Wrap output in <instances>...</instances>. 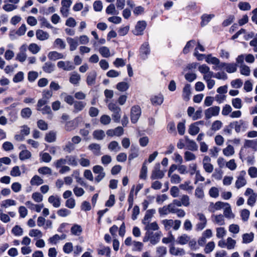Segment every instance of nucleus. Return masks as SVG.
Returning a JSON list of instances; mask_svg holds the SVG:
<instances>
[{
  "label": "nucleus",
  "mask_w": 257,
  "mask_h": 257,
  "mask_svg": "<svg viewBox=\"0 0 257 257\" xmlns=\"http://www.w3.org/2000/svg\"><path fill=\"white\" fill-rule=\"evenodd\" d=\"M48 58L50 60L56 61V60L64 58V55L57 51H51L48 53Z\"/></svg>",
  "instance_id": "f3484780"
},
{
  "label": "nucleus",
  "mask_w": 257,
  "mask_h": 257,
  "mask_svg": "<svg viewBox=\"0 0 257 257\" xmlns=\"http://www.w3.org/2000/svg\"><path fill=\"white\" fill-rule=\"evenodd\" d=\"M65 42L60 38H57L54 42V46L60 49H64L66 48Z\"/></svg>",
  "instance_id": "c756f323"
},
{
  "label": "nucleus",
  "mask_w": 257,
  "mask_h": 257,
  "mask_svg": "<svg viewBox=\"0 0 257 257\" xmlns=\"http://www.w3.org/2000/svg\"><path fill=\"white\" fill-rule=\"evenodd\" d=\"M36 36L37 38L41 41L47 40L49 38L48 33L42 30H38L36 31Z\"/></svg>",
  "instance_id": "412c9836"
},
{
  "label": "nucleus",
  "mask_w": 257,
  "mask_h": 257,
  "mask_svg": "<svg viewBox=\"0 0 257 257\" xmlns=\"http://www.w3.org/2000/svg\"><path fill=\"white\" fill-rule=\"evenodd\" d=\"M223 216L227 219L234 218L235 217L234 214L232 213V210L230 205L226 206L224 209Z\"/></svg>",
  "instance_id": "bb28decb"
},
{
  "label": "nucleus",
  "mask_w": 257,
  "mask_h": 257,
  "mask_svg": "<svg viewBox=\"0 0 257 257\" xmlns=\"http://www.w3.org/2000/svg\"><path fill=\"white\" fill-rule=\"evenodd\" d=\"M191 94V85L186 84L183 88L182 97L184 100L188 101L190 99Z\"/></svg>",
  "instance_id": "2eb2a0df"
},
{
  "label": "nucleus",
  "mask_w": 257,
  "mask_h": 257,
  "mask_svg": "<svg viewBox=\"0 0 257 257\" xmlns=\"http://www.w3.org/2000/svg\"><path fill=\"white\" fill-rule=\"evenodd\" d=\"M225 70L229 73L236 72L237 70V64L233 63H227Z\"/></svg>",
  "instance_id": "a19ab883"
},
{
  "label": "nucleus",
  "mask_w": 257,
  "mask_h": 257,
  "mask_svg": "<svg viewBox=\"0 0 257 257\" xmlns=\"http://www.w3.org/2000/svg\"><path fill=\"white\" fill-rule=\"evenodd\" d=\"M56 140V133L53 131L50 132L45 136V141L48 143H52Z\"/></svg>",
  "instance_id": "79ce46f5"
},
{
  "label": "nucleus",
  "mask_w": 257,
  "mask_h": 257,
  "mask_svg": "<svg viewBox=\"0 0 257 257\" xmlns=\"http://www.w3.org/2000/svg\"><path fill=\"white\" fill-rule=\"evenodd\" d=\"M226 206H229V203H224L221 201H217L216 202L214 205V210H212L211 211L214 212L215 210H219L221 208L226 207Z\"/></svg>",
  "instance_id": "49530a36"
},
{
  "label": "nucleus",
  "mask_w": 257,
  "mask_h": 257,
  "mask_svg": "<svg viewBox=\"0 0 257 257\" xmlns=\"http://www.w3.org/2000/svg\"><path fill=\"white\" fill-rule=\"evenodd\" d=\"M255 141L254 140H246L245 141L244 146L243 147H242L240 150L239 156V158L241 160L242 162L244 161V148H255Z\"/></svg>",
  "instance_id": "39448f33"
},
{
  "label": "nucleus",
  "mask_w": 257,
  "mask_h": 257,
  "mask_svg": "<svg viewBox=\"0 0 257 257\" xmlns=\"http://www.w3.org/2000/svg\"><path fill=\"white\" fill-rule=\"evenodd\" d=\"M31 153L27 150L22 151L19 154V159L21 161L28 159L31 157Z\"/></svg>",
  "instance_id": "7c9ffc66"
},
{
  "label": "nucleus",
  "mask_w": 257,
  "mask_h": 257,
  "mask_svg": "<svg viewBox=\"0 0 257 257\" xmlns=\"http://www.w3.org/2000/svg\"><path fill=\"white\" fill-rule=\"evenodd\" d=\"M106 13L108 15H117L119 13L118 11L115 10L114 4H110L106 9Z\"/></svg>",
  "instance_id": "2f4dec72"
},
{
  "label": "nucleus",
  "mask_w": 257,
  "mask_h": 257,
  "mask_svg": "<svg viewBox=\"0 0 257 257\" xmlns=\"http://www.w3.org/2000/svg\"><path fill=\"white\" fill-rule=\"evenodd\" d=\"M48 201L55 208H58L61 205V198L58 196L51 195L48 198Z\"/></svg>",
  "instance_id": "9d476101"
},
{
  "label": "nucleus",
  "mask_w": 257,
  "mask_h": 257,
  "mask_svg": "<svg viewBox=\"0 0 257 257\" xmlns=\"http://www.w3.org/2000/svg\"><path fill=\"white\" fill-rule=\"evenodd\" d=\"M188 132L192 136H195L199 132V128L196 123L191 124L189 127Z\"/></svg>",
  "instance_id": "37998d69"
},
{
  "label": "nucleus",
  "mask_w": 257,
  "mask_h": 257,
  "mask_svg": "<svg viewBox=\"0 0 257 257\" xmlns=\"http://www.w3.org/2000/svg\"><path fill=\"white\" fill-rule=\"evenodd\" d=\"M96 77V73L92 71L88 73L86 78V83L88 85L91 86L95 84Z\"/></svg>",
  "instance_id": "ddd939ff"
},
{
  "label": "nucleus",
  "mask_w": 257,
  "mask_h": 257,
  "mask_svg": "<svg viewBox=\"0 0 257 257\" xmlns=\"http://www.w3.org/2000/svg\"><path fill=\"white\" fill-rule=\"evenodd\" d=\"M38 171L39 174L42 175H51L52 170L51 168L48 167H42L38 169Z\"/></svg>",
  "instance_id": "603ef678"
},
{
  "label": "nucleus",
  "mask_w": 257,
  "mask_h": 257,
  "mask_svg": "<svg viewBox=\"0 0 257 257\" xmlns=\"http://www.w3.org/2000/svg\"><path fill=\"white\" fill-rule=\"evenodd\" d=\"M190 239V237L189 236L186 234H183L178 237L176 241L179 244L184 245L187 243Z\"/></svg>",
  "instance_id": "a878e982"
},
{
  "label": "nucleus",
  "mask_w": 257,
  "mask_h": 257,
  "mask_svg": "<svg viewBox=\"0 0 257 257\" xmlns=\"http://www.w3.org/2000/svg\"><path fill=\"white\" fill-rule=\"evenodd\" d=\"M240 73L245 76H249L250 74V70L248 66L245 65H241L240 67Z\"/></svg>",
  "instance_id": "e2e57ef3"
},
{
  "label": "nucleus",
  "mask_w": 257,
  "mask_h": 257,
  "mask_svg": "<svg viewBox=\"0 0 257 257\" xmlns=\"http://www.w3.org/2000/svg\"><path fill=\"white\" fill-rule=\"evenodd\" d=\"M93 138L97 140H102L105 137V133L101 130L94 131L93 133Z\"/></svg>",
  "instance_id": "72a5a7b5"
},
{
  "label": "nucleus",
  "mask_w": 257,
  "mask_h": 257,
  "mask_svg": "<svg viewBox=\"0 0 257 257\" xmlns=\"http://www.w3.org/2000/svg\"><path fill=\"white\" fill-rule=\"evenodd\" d=\"M168 177L170 178V181L172 184H179L181 181V177L177 174L170 175V176Z\"/></svg>",
  "instance_id": "0e129e2a"
},
{
  "label": "nucleus",
  "mask_w": 257,
  "mask_h": 257,
  "mask_svg": "<svg viewBox=\"0 0 257 257\" xmlns=\"http://www.w3.org/2000/svg\"><path fill=\"white\" fill-rule=\"evenodd\" d=\"M226 241V248L228 249H233L236 244V241L230 237L227 238Z\"/></svg>",
  "instance_id": "4d7b16f0"
},
{
  "label": "nucleus",
  "mask_w": 257,
  "mask_h": 257,
  "mask_svg": "<svg viewBox=\"0 0 257 257\" xmlns=\"http://www.w3.org/2000/svg\"><path fill=\"white\" fill-rule=\"evenodd\" d=\"M205 61L209 64H212L216 66L219 63V59L216 57H212L211 54L208 55Z\"/></svg>",
  "instance_id": "ea45409f"
},
{
  "label": "nucleus",
  "mask_w": 257,
  "mask_h": 257,
  "mask_svg": "<svg viewBox=\"0 0 257 257\" xmlns=\"http://www.w3.org/2000/svg\"><path fill=\"white\" fill-rule=\"evenodd\" d=\"M74 107L77 111H81L85 107L86 103L83 101H75L74 103Z\"/></svg>",
  "instance_id": "6e6d98bb"
},
{
  "label": "nucleus",
  "mask_w": 257,
  "mask_h": 257,
  "mask_svg": "<svg viewBox=\"0 0 257 257\" xmlns=\"http://www.w3.org/2000/svg\"><path fill=\"white\" fill-rule=\"evenodd\" d=\"M155 212L156 210L154 209L148 210L146 211L144 219L142 220V223L144 224L150 222L151 219L153 217V214L155 213Z\"/></svg>",
  "instance_id": "dca6fc26"
},
{
  "label": "nucleus",
  "mask_w": 257,
  "mask_h": 257,
  "mask_svg": "<svg viewBox=\"0 0 257 257\" xmlns=\"http://www.w3.org/2000/svg\"><path fill=\"white\" fill-rule=\"evenodd\" d=\"M215 247V243L213 241L209 242L204 248V252L206 253H209L211 252Z\"/></svg>",
  "instance_id": "69168bd1"
},
{
  "label": "nucleus",
  "mask_w": 257,
  "mask_h": 257,
  "mask_svg": "<svg viewBox=\"0 0 257 257\" xmlns=\"http://www.w3.org/2000/svg\"><path fill=\"white\" fill-rule=\"evenodd\" d=\"M99 52L103 57L108 58L110 56L109 49L107 47H101L99 49Z\"/></svg>",
  "instance_id": "58836bf2"
},
{
  "label": "nucleus",
  "mask_w": 257,
  "mask_h": 257,
  "mask_svg": "<svg viewBox=\"0 0 257 257\" xmlns=\"http://www.w3.org/2000/svg\"><path fill=\"white\" fill-rule=\"evenodd\" d=\"M151 50L148 42H145L141 46L139 49V57L143 60H146L150 54Z\"/></svg>",
  "instance_id": "7ed1b4c3"
},
{
  "label": "nucleus",
  "mask_w": 257,
  "mask_h": 257,
  "mask_svg": "<svg viewBox=\"0 0 257 257\" xmlns=\"http://www.w3.org/2000/svg\"><path fill=\"white\" fill-rule=\"evenodd\" d=\"M161 236L162 232L160 231L155 233L149 231L146 232L143 240L144 242L150 241L152 244L155 245L159 242Z\"/></svg>",
  "instance_id": "f257e3e1"
},
{
  "label": "nucleus",
  "mask_w": 257,
  "mask_h": 257,
  "mask_svg": "<svg viewBox=\"0 0 257 257\" xmlns=\"http://www.w3.org/2000/svg\"><path fill=\"white\" fill-rule=\"evenodd\" d=\"M12 232L16 236H21L23 234V229L19 225L15 226L12 230Z\"/></svg>",
  "instance_id": "338daca9"
},
{
  "label": "nucleus",
  "mask_w": 257,
  "mask_h": 257,
  "mask_svg": "<svg viewBox=\"0 0 257 257\" xmlns=\"http://www.w3.org/2000/svg\"><path fill=\"white\" fill-rule=\"evenodd\" d=\"M10 175L13 177H19L21 175L20 168L18 166H14L10 172Z\"/></svg>",
  "instance_id": "5fc2aeb1"
},
{
  "label": "nucleus",
  "mask_w": 257,
  "mask_h": 257,
  "mask_svg": "<svg viewBox=\"0 0 257 257\" xmlns=\"http://www.w3.org/2000/svg\"><path fill=\"white\" fill-rule=\"evenodd\" d=\"M226 231L224 227H217L216 228V237L218 238H223L226 234Z\"/></svg>",
  "instance_id": "052dcab7"
},
{
  "label": "nucleus",
  "mask_w": 257,
  "mask_h": 257,
  "mask_svg": "<svg viewBox=\"0 0 257 257\" xmlns=\"http://www.w3.org/2000/svg\"><path fill=\"white\" fill-rule=\"evenodd\" d=\"M147 26V24L145 21H139L135 26V29L133 31V33L136 36L143 35Z\"/></svg>",
  "instance_id": "20e7f679"
},
{
  "label": "nucleus",
  "mask_w": 257,
  "mask_h": 257,
  "mask_svg": "<svg viewBox=\"0 0 257 257\" xmlns=\"http://www.w3.org/2000/svg\"><path fill=\"white\" fill-rule=\"evenodd\" d=\"M164 225L165 229L168 231L173 227L175 230H177L180 227L181 222L179 220L164 219L161 221Z\"/></svg>",
  "instance_id": "f03ea898"
},
{
  "label": "nucleus",
  "mask_w": 257,
  "mask_h": 257,
  "mask_svg": "<svg viewBox=\"0 0 257 257\" xmlns=\"http://www.w3.org/2000/svg\"><path fill=\"white\" fill-rule=\"evenodd\" d=\"M164 176V172L163 171H152L151 176L152 180L162 179Z\"/></svg>",
  "instance_id": "e433bc0d"
},
{
  "label": "nucleus",
  "mask_w": 257,
  "mask_h": 257,
  "mask_svg": "<svg viewBox=\"0 0 257 257\" xmlns=\"http://www.w3.org/2000/svg\"><path fill=\"white\" fill-rule=\"evenodd\" d=\"M211 219L214 223L218 224V225L221 226L225 224L224 216L222 214H213L211 216Z\"/></svg>",
  "instance_id": "9b49d317"
},
{
  "label": "nucleus",
  "mask_w": 257,
  "mask_h": 257,
  "mask_svg": "<svg viewBox=\"0 0 257 257\" xmlns=\"http://www.w3.org/2000/svg\"><path fill=\"white\" fill-rule=\"evenodd\" d=\"M242 101L239 98H233L232 99V104L236 109H240L242 107Z\"/></svg>",
  "instance_id": "13d9d810"
},
{
  "label": "nucleus",
  "mask_w": 257,
  "mask_h": 257,
  "mask_svg": "<svg viewBox=\"0 0 257 257\" xmlns=\"http://www.w3.org/2000/svg\"><path fill=\"white\" fill-rule=\"evenodd\" d=\"M16 201L12 199H7L2 202L1 206L4 208H8L9 206L16 205Z\"/></svg>",
  "instance_id": "864d4df0"
},
{
  "label": "nucleus",
  "mask_w": 257,
  "mask_h": 257,
  "mask_svg": "<svg viewBox=\"0 0 257 257\" xmlns=\"http://www.w3.org/2000/svg\"><path fill=\"white\" fill-rule=\"evenodd\" d=\"M82 231V227L80 225L78 224H74L71 228V232L72 234L79 236L81 234Z\"/></svg>",
  "instance_id": "c85d7f7f"
},
{
  "label": "nucleus",
  "mask_w": 257,
  "mask_h": 257,
  "mask_svg": "<svg viewBox=\"0 0 257 257\" xmlns=\"http://www.w3.org/2000/svg\"><path fill=\"white\" fill-rule=\"evenodd\" d=\"M242 243H249L253 241L254 238V234L252 232L249 233H244L242 235Z\"/></svg>",
  "instance_id": "b1692460"
},
{
  "label": "nucleus",
  "mask_w": 257,
  "mask_h": 257,
  "mask_svg": "<svg viewBox=\"0 0 257 257\" xmlns=\"http://www.w3.org/2000/svg\"><path fill=\"white\" fill-rule=\"evenodd\" d=\"M39 156L40 162L48 163L50 162L52 160V157L48 153L40 152Z\"/></svg>",
  "instance_id": "393cba45"
},
{
  "label": "nucleus",
  "mask_w": 257,
  "mask_h": 257,
  "mask_svg": "<svg viewBox=\"0 0 257 257\" xmlns=\"http://www.w3.org/2000/svg\"><path fill=\"white\" fill-rule=\"evenodd\" d=\"M38 77V73L36 71H31L29 72L28 74V79L29 82H33L35 81V80Z\"/></svg>",
  "instance_id": "8fccbe9b"
},
{
  "label": "nucleus",
  "mask_w": 257,
  "mask_h": 257,
  "mask_svg": "<svg viewBox=\"0 0 257 257\" xmlns=\"http://www.w3.org/2000/svg\"><path fill=\"white\" fill-rule=\"evenodd\" d=\"M80 80V75L76 72H73L69 78L70 82L74 85L78 84Z\"/></svg>",
  "instance_id": "5701e85b"
},
{
  "label": "nucleus",
  "mask_w": 257,
  "mask_h": 257,
  "mask_svg": "<svg viewBox=\"0 0 257 257\" xmlns=\"http://www.w3.org/2000/svg\"><path fill=\"white\" fill-rule=\"evenodd\" d=\"M215 17L214 14H203L201 17V22L200 25L201 27H204L207 25V24L211 20L212 18Z\"/></svg>",
  "instance_id": "4468645a"
},
{
  "label": "nucleus",
  "mask_w": 257,
  "mask_h": 257,
  "mask_svg": "<svg viewBox=\"0 0 257 257\" xmlns=\"http://www.w3.org/2000/svg\"><path fill=\"white\" fill-rule=\"evenodd\" d=\"M170 253L174 255H183L185 252L183 248H176L174 246H171L169 249Z\"/></svg>",
  "instance_id": "aec40b11"
},
{
  "label": "nucleus",
  "mask_w": 257,
  "mask_h": 257,
  "mask_svg": "<svg viewBox=\"0 0 257 257\" xmlns=\"http://www.w3.org/2000/svg\"><path fill=\"white\" fill-rule=\"evenodd\" d=\"M245 174L246 172L245 171H241L240 172L239 175L235 182V187L237 189H238L241 188L246 184V181L244 178Z\"/></svg>",
  "instance_id": "0eeeda50"
},
{
  "label": "nucleus",
  "mask_w": 257,
  "mask_h": 257,
  "mask_svg": "<svg viewBox=\"0 0 257 257\" xmlns=\"http://www.w3.org/2000/svg\"><path fill=\"white\" fill-rule=\"evenodd\" d=\"M108 148L111 151H118L120 150V147L117 142L112 141L109 144Z\"/></svg>",
  "instance_id": "774afa93"
},
{
  "label": "nucleus",
  "mask_w": 257,
  "mask_h": 257,
  "mask_svg": "<svg viewBox=\"0 0 257 257\" xmlns=\"http://www.w3.org/2000/svg\"><path fill=\"white\" fill-rule=\"evenodd\" d=\"M129 88V85L127 83L125 82H119L116 85V88L120 91H125Z\"/></svg>",
  "instance_id": "a18cd8bd"
},
{
  "label": "nucleus",
  "mask_w": 257,
  "mask_h": 257,
  "mask_svg": "<svg viewBox=\"0 0 257 257\" xmlns=\"http://www.w3.org/2000/svg\"><path fill=\"white\" fill-rule=\"evenodd\" d=\"M47 102V100L44 98L39 100L37 106V110L41 111L43 110L45 111L44 112H51L50 107L48 105H45Z\"/></svg>",
  "instance_id": "423d86ee"
},
{
  "label": "nucleus",
  "mask_w": 257,
  "mask_h": 257,
  "mask_svg": "<svg viewBox=\"0 0 257 257\" xmlns=\"http://www.w3.org/2000/svg\"><path fill=\"white\" fill-rule=\"evenodd\" d=\"M88 148L92 152L94 155L99 156L100 155L101 147L99 144H91L88 146Z\"/></svg>",
  "instance_id": "a211bd4d"
},
{
  "label": "nucleus",
  "mask_w": 257,
  "mask_h": 257,
  "mask_svg": "<svg viewBox=\"0 0 257 257\" xmlns=\"http://www.w3.org/2000/svg\"><path fill=\"white\" fill-rule=\"evenodd\" d=\"M223 154L226 156H230L234 153V148L231 145H228L223 150Z\"/></svg>",
  "instance_id": "09e8293b"
},
{
  "label": "nucleus",
  "mask_w": 257,
  "mask_h": 257,
  "mask_svg": "<svg viewBox=\"0 0 257 257\" xmlns=\"http://www.w3.org/2000/svg\"><path fill=\"white\" fill-rule=\"evenodd\" d=\"M146 162L147 161L144 162L141 170L140 178L141 179L145 180L147 178L148 168L146 166Z\"/></svg>",
  "instance_id": "f704fd0d"
},
{
  "label": "nucleus",
  "mask_w": 257,
  "mask_h": 257,
  "mask_svg": "<svg viewBox=\"0 0 257 257\" xmlns=\"http://www.w3.org/2000/svg\"><path fill=\"white\" fill-rule=\"evenodd\" d=\"M167 252L166 247L160 246L156 248L157 257H165Z\"/></svg>",
  "instance_id": "cd10ccee"
},
{
  "label": "nucleus",
  "mask_w": 257,
  "mask_h": 257,
  "mask_svg": "<svg viewBox=\"0 0 257 257\" xmlns=\"http://www.w3.org/2000/svg\"><path fill=\"white\" fill-rule=\"evenodd\" d=\"M152 104L154 106H158L162 104L164 101L163 95L159 94L156 95H153L150 98Z\"/></svg>",
  "instance_id": "6e6552de"
},
{
  "label": "nucleus",
  "mask_w": 257,
  "mask_h": 257,
  "mask_svg": "<svg viewBox=\"0 0 257 257\" xmlns=\"http://www.w3.org/2000/svg\"><path fill=\"white\" fill-rule=\"evenodd\" d=\"M78 40V37H76L75 38H72L71 37L67 38L66 40L70 46V51H73L76 49L79 44Z\"/></svg>",
  "instance_id": "1a4fd4ad"
},
{
  "label": "nucleus",
  "mask_w": 257,
  "mask_h": 257,
  "mask_svg": "<svg viewBox=\"0 0 257 257\" xmlns=\"http://www.w3.org/2000/svg\"><path fill=\"white\" fill-rule=\"evenodd\" d=\"M190 183L189 181H186L184 183L180 184L179 187L182 190L191 191L193 189V187L189 185Z\"/></svg>",
  "instance_id": "de8ad7c7"
},
{
  "label": "nucleus",
  "mask_w": 257,
  "mask_h": 257,
  "mask_svg": "<svg viewBox=\"0 0 257 257\" xmlns=\"http://www.w3.org/2000/svg\"><path fill=\"white\" fill-rule=\"evenodd\" d=\"M238 7L241 11H248L250 9V4L247 2H239L238 4Z\"/></svg>",
  "instance_id": "bf43d9fd"
},
{
  "label": "nucleus",
  "mask_w": 257,
  "mask_h": 257,
  "mask_svg": "<svg viewBox=\"0 0 257 257\" xmlns=\"http://www.w3.org/2000/svg\"><path fill=\"white\" fill-rule=\"evenodd\" d=\"M144 246V244L142 242L140 241H133V251H141Z\"/></svg>",
  "instance_id": "680f3d73"
},
{
  "label": "nucleus",
  "mask_w": 257,
  "mask_h": 257,
  "mask_svg": "<svg viewBox=\"0 0 257 257\" xmlns=\"http://www.w3.org/2000/svg\"><path fill=\"white\" fill-rule=\"evenodd\" d=\"M66 163L69 165L76 166L78 164L76 161V157L75 156H66Z\"/></svg>",
  "instance_id": "c9c22d12"
},
{
  "label": "nucleus",
  "mask_w": 257,
  "mask_h": 257,
  "mask_svg": "<svg viewBox=\"0 0 257 257\" xmlns=\"http://www.w3.org/2000/svg\"><path fill=\"white\" fill-rule=\"evenodd\" d=\"M43 183V180L37 175H34L30 181V184L32 186H39Z\"/></svg>",
  "instance_id": "4be33fe9"
},
{
  "label": "nucleus",
  "mask_w": 257,
  "mask_h": 257,
  "mask_svg": "<svg viewBox=\"0 0 257 257\" xmlns=\"http://www.w3.org/2000/svg\"><path fill=\"white\" fill-rule=\"evenodd\" d=\"M55 68V64L51 62L48 61L44 64L42 67V69L44 72L47 73H51L53 72Z\"/></svg>",
  "instance_id": "f8f14e48"
},
{
  "label": "nucleus",
  "mask_w": 257,
  "mask_h": 257,
  "mask_svg": "<svg viewBox=\"0 0 257 257\" xmlns=\"http://www.w3.org/2000/svg\"><path fill=\"white\" fill-rule=\"evenodd\" d=\"M109 109L113 112H119L120 108L116 102L112 101L108 105Z\"/></svg>",
  "instance_id": "4c0bfd02"
},
{
  "label": "nucleus",
  "mask_w": 257,
  "mask_h": 257,
  "mask_svg": "<svg viewBox=\"0 0 257 257\" xmlns=\"http://www.w3.org/2000/svg\"><path fill=\"white\" fill-rule=\"evenodd\" d=\"M24 78V74L22 71L18 72L13 77V81L15 83L22 81Z\"/></svg>",
  "instance_id": "c03bdc74"
},
{
  "label": "nucleus",
  "mask_w": 257,
  "mask_h": 257,
  "mask_svg": "<svg viewBox=\"0 0 257 257\" xmlns=\"http://www.w3.org/2000/svg\"><path fill=\"white\" fill-rule=\"evenodd\" d=\"M61 96L63 97L64 101L69 105L73 104L75 101L72 95H68L66 93H62Z\"/></svg>",
  "instance_id": "473e14b6"
},
{
  "label": "nucleus",
  "mask_w": 257,
  "mask_h": 257,
  "mask_svg": "<svg viewBox=\"0 0 257 257\" xmlns=\"http://www.w3.org/2000/svg\"><path fill=\"white\" fill-rule=\"evenodd\" d=\"M144 225H145V230H146V232H153L152 230L156 231L159 229V227L156 222H149L144 224Z\"/></svg>",
  "instance_id": "6ab92c4d"
},
{
  "label": "nucleus",
  "mask_w": 257,
  "mask_h": 257,
  "mask_svg": "<svg viewBox=\"0 0 257 257\" xmlns=\"http://www.w3.org/2000/svg\"><path fill=\"white\" fill-rule=\"evenodd\" d=\"M29 50L34 54L38 53L40 50V48L35 43H31L28 47Z\"/></svg>",
  "instance_id": "3c124183"
}]
</instances>
